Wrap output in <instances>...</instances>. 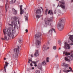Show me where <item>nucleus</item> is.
Wrapping results in <instances>:
<instances>
[{
	"instance_id": "obj_1",
	"label": "nucleus",
	"mask_w": 73,
	"mask_h": 73,
	"mask_svg": "<svg viewBox=\"0 0 73 73\" xmlns=\"http://www.w3.org/2000/svg\"><path fill=\"white\" fill-rule=\"evenodd\" d=\"M3 32L4 35H6L7 32L8 36L11 38V39H12L13 38L14 34L16 33V31L13 29V28H9L8 29H4Z\"/></svg>"
},
{
	"instance_id": "obj_2",
	"label": "nucleus",
	"mask_w": 73,
	"mask_h": 73,
	"mask_svg": "<svg viewBox=\"0 0 73 73\" xmlns=\"http://www.w3.org/2000/svg\"><path fill=\"white\" fill-rule=\"evenodd\" d=\"M69 39L72 41V43L70 44H68L66 42L64 43V48L65 50H69L71 48V45H73V36L70 35Z\"/></svg>"
},
{
	"instance_id": "obj_3",
	"label": "nucleus",
	"mask_w": 73,
	"mask_h": 73,
	"mask_svg": "<svg viewBox=\"0 0 73 73\" xmlns=\"http://www.w3.org/2000/svg\"><path fill=\"white\" fill-rule=\"evenodd\" d=\"M19 52V49L18 48L15 49L14 50V53L13 54V56L14 58H17Z\"/></svg>"
},
{
	"instance_id": "obj_4",
	"label": "nucleus",
	"mask_w": 73,
	"mask_h": 73,
	"mask_svg": "<svg viewBox=\"0 0 73 73\" xmlns=\"http://www.w3.org/2000/svg\"><path fill=\"white\" fill-rule=\"evenodd\" d=\"M57 28L60 31H62L64 29V25L61 23H58V24Z\"/></svg>"
},
{
	"instance_id": "obj_5",
	"label": "nucleus",
	"mask_w": 73,
	"mask_h": 73,
	"mask_svg": "<svg viewBox=\"0 0 73 73\" xmlns=\"http://www.w3.org/2000/svg\"><path fill=\"white\" fill-rule=\"evenodd\" d=\"M73 54H72L70 56H66L64 58V60L66 61L70 62V60H73Z\"/></svg>"
},
{
	"instance_id": "obj_6",
	"label": "nucleus",
	"mask_w": 73,
	"mask_h": 73,
	"mask_svg": "<svg viewBox=\"0 0 73 73\" xmlns=\"http://www.w3.org/2000/svg\"><path fill=\"white\" fill-rule=\"evenodd\" d=\"M60 4H61L60 5V6H59V4H58V5L57 7H61L62 9H64L65 8L64 5L65 2H64V1L62 0L61 1H60Z\"/></svg>"
},
{
	"instance_id": "obj_7",
	"label": "nucleus",
	"mask_w": 73,
	"mask_h": 73,
	"mask_svg": "<svg viewBox=\"0 0 73 73\" xmlns=\"http://www.w3.org/2000/svg\"><path fill=\"white\" fill-rule=\"evenodd\" d=\"M12 24H13L14 25V29L17 28V29H18V26L17 25V21H14L11 22Z\"/></svg>"
},
{
	"instance_id": "obj_8",
	"label": "nucleus",
	"mask_w": 73,
	"mask_h": 73,
	"mask_svg": "<svg viewBox=\"0 0 73 73\" xmlns=\"http://www.w3.org/2000/svg\"><path fill=\"white\" fill-rule=\"evenodd\" d=\"M45 24L43 25L44 27H47L48 25H51L50 23H48L47 21L45 20Z\"/></svg>"
},
{
	"instance_id": "obj_9",
	"label": "nucleus",
	"mask_w": 73,
	"mask_h": 73,
	"mask_svg": "<svg viewBox=\"0 0 73 73\" xmlns=\"http://www.w3.org/2000/svg\"><path fill=\"white\" fill-rule=\"evenodd\" d=\"M40 44H41V42H40V41L37 40L36 41V44L38 48L40 47Z\"/></svg>"
},
{
	"instance_id": "obj_10",
	"label": "nucleus",
	"mask_w": 73,
	"mask_h": 73,
	"mask_svg": "<svg viewBox=\"0 0 73 73\" xmlns=\"http://www.w3.org/2000/svg\"><path fill=\"white\" fill-rule=\"evenodd\" d=\"M29 61H28V63H30V62H31V63H33V64H37V62H35V61H32V59L31 58V59H29Z\"/></svg>"
},
{
	"instance_id": "obj_11",
	"label": "nucleus",
	"mask_w": 73,
	"mask_h": 73,
	"mask_svg": "<svg viewBox=\"0 0 73 73\" xmlns=\"http://www.w3.org/2000/svg\"><path fill=\"white\" fill-rule=\"evenodd\" d=\"M53 31H54V32H56L55 29H53V28H52L50 30L48 31V35H50V36H51V35H52V33H53Z\"/></svg>"
},
{
	"instance_id": "obj_12",
	"label": "nucleus",
	"mask_w": 73,
	"mask_h": 73,
	"mask_svg": "<svg viewBox=\"0 0 73 73\" xmlns=\"http://www.w3.org/2000/svg\"><path fill=\"white\" fill-rule=\"evenodd\" d=\"M20 8V15H22L24 13V10H23V5H21Z\"/></svg>"
},
{
	"instance_id": "obj_13",
	"label": "nucleus",
	"mask_w": 73,
	"mask_h": 73,
	"mask_svg": "<svg viewBox=\"0 0 73 73\" xmlns=\"http://www.w3.org/2000/svg\"><path fill=\"white\" fill-rule=\"evenodd\" d=\"M62 66H64L65 68H66L67 67H68L69 65L68 64H66V63H62Z\"/></svg>"
},
{
	"instance_id": "obj_14",
	"label": "nucleus",
	"mask_w": 73,
	"mask_h": 73,
	"mask_svg": "<svg viewBox=\"0 0 73 73\" xmlns=\"http://www.w3.org/2000/svg\"><path fill=\"white\" fill-rule=\"evenodd\" d=\"M5 65L4 66V71L5 72H6V69H5L6 68H7V66H8V64H9V63L7 62H5Z\"/></svg>"
},
{
	"instance_id": "obj_15",
	"label": "nucleus",
	"mask_w": 73,
	"mask_h": 73,
	"mask_svg": "<svg viewBox=\"0 0 73 73\" xmlns=\"http://www.w3.org/2000/svg\"><path fill=\"white\" fill-rule=\"evenodd\" d=\"M38 68L40 69V70H41L42 69V65L40 63L38 64L37 66Z\"/></svg>"
},
{
	"instance_id": "obj_16",
	"label": "nucleus",
	"mask_w": 73,
	"mask_h": 73,
	"mask_svg": "<svg viewBox=\"0 0 73 73\" xmlns=\"http://www.w3.org/2000/svg\"><path fill=\"white\" fill-rule=\"evenodd\" d=\"M63 72H65L66 73H68L69 72H73V71L72 70H67L66 69H64L63 70Z\"/></svg>"
},
{
	"instance_id": "obj_17",
	"label": "nucleus",
	"mask_w": 73,
	"mask_h": 73,
	"mask_svg": "<svg viewBox=\"0 0 73 73\" xmlns=\"http://www.w3.org/2000/svg\"><path fill=\"white\" fill-rule=\"evenodd\" d=\"M34 56H35V57H37V56H39V54H38V50H36L35 53L34 54Z\"/></svg>"
},
{
	"instance_id": "obj_18",
	"label": "nucleus",
	"mask_w": 73,
	"mask_h": 73,
	"mask_svg": "<svg viewBox=\"0 0 73 73\" xmlns=\"http://www.w3.org/2000/svg\"><path fill=\"white\" fill-rule=\"evenodd\" d=\"M36 13L37 15H40L41 13V10L40 9H38L36 10Z\"/></svg>"
},
{
	"instance_id": "obj_19",
	"label": "nucleus",
	"mask_w": 73,
	"mask_h": 73,
	"mask_svg": "<svg viewBox=\"0 0 73 73\" xmlns=\"http://www.w3.org/2000/svg\"><path fill=\"white\" fill-rule=\"evenodd\" d=\"M63 54H65L66 56H69L70 55V53L68 52L65 51L63 52Z\"/></svg>"
},
{
	"instance_id": "obj_20",
	"label": "nucleus",
	"mask_w": 73,
	"mask_h": 73,
	"mask_svg": "<svg viewBox=\"0 0 73 73\" xmlns=\"http://www.w3.org/2000/svg\"><path fill=\"white\" fill-rule=\"evenodd\" d=\"M5 35L4 39L3 38H1V39H2V40H9V38L7 37V36H5V35Z\"/></svg>"
},
{
	"instance_id": "obj_21",
	"label": "nucleus",
	"mask_w": 73,
	"mask_h": 73,
	"mask_svg": "<svg viewBox=\"0 0 73 73\" xmlns=\"http://www.w3.org/2000/svg\"><path fill=\"white\" fill-rule=\"evenodd\" d=\"M13 13L14 14V15H16L17 12V10H16L14 9H13Z\"/></svg>"
},
{
	"instance_id": "obj_22",
	"label": "nucleus",
	"mask_w": 73,
	"mask_h": 73,
	"mask_svg": "<svg viewBox=\"0 0 73 73\" xmlns=\"http://www.w3.org/2000/svg\"><path fill=\"white\" fill-rule=\"evenodd\" d=\"M65 20H66V19H65V18H62L60 19V21L61 22H64V23L65 22Z\"/></svg>"
},
{
	"instance_id": "obj_23",
	"label": "nucleus",
	"mask_w": 73,
	"mask_h": 73,
	"mask_svg": "<svg viewBox=\"0 0 73 73\" xmlns=\"http://www.w3.org/2000/svg\"><path fill=\"white\" fill-rule=\"evenodd\" d=\"M22 38H19L18 39V42L20 44H21V43L23 41H22Z\"/></svg>"
},
{
	"instance_id": "obj_24",
	"label": "nucleus",
	"mask_w": 73,
	"mask_h": 73,
	"mask_svg": "<svg viewBox=\"0 0 73 73\" xmlns=\"http://www.w3.org/2000/svg\"><path fill=\"white\" fill-rule=\"evenodd\" d=\"M41 36L40 35H39L38 34H36L35 36V37L36 38H37L38 37H40Z\"/></svg>"
},
{
	"instance_id": "obj_25",
	"label": "nucleus",
	"mask_w": 73,
	"mask_h": 73,
	"mask_svg": "<svg viewBox=\"0 0 73 73\" xmlns=\"http://www.w3.org/2000/svg\"><path fill=\"white\" fill-rule=\"evenodd\" d=\"M8 8V4L6 3L5 5V9L6 12H7V8Z\"/></svg>"
},
{
	"instance_id": "obj_26",
	"label": "nucleus",
	"mask_w": 73,
	"mask_h": 73,
	"mask_svg": "<svg viewBox=\"0 0 73 73\" xmlns=\"http://www.w3.org/2000/svg\"><path fill=\"white\" fill-rule=\"evenodd\" d=\"M50 13V15H53V12L52 10H49L48 11V14H49Z\"/></svg>"
},
{
	"instance_id": "obj_27",
	"label": "nucleus",
	"mask_w": 73,
	"mask_h": 73,
	"mask_svg": "<svg viewBox=\"0 0 73 73\" xmlns=\"http://www.w3.org/2000/svg\"><path fill=\"white\" fill-rule=\"evenodd\" d=\"M52 20H53V17H51L50 19L48 18L47 19V21H52Z\"/></svg>"
},
{
	"instance_id": "obj_28",
	"label": "nucleus",
	"mask_w": 73,
	"mask_h": 73,
	"mask_svg": "<svg viewBox=\"0 0 73 73\" xmlns=\"http://www.w3.org/2000/svg\"><path fill=\"white\" fill-rule=\"evenodd\" d=\"M15 1H16V0H12L10 2V4H13L15 3Z\"/></svg>"
},
{
	"instance_id": "obj_29",
	"label": "nucleus",
	"mask_w": 73,
	"mask_h": 73,
	"mask_svg": "<svg viewBox=\"0 0 73 73\" xmlns=\"http://www.w3.org/2000/svg\"><path fill=\"white\" fill-rule=\"evenodd\" d=\"M46 64V62H45V61H44L42 62V65H45Z\"/></svg>"
},
{
	"instance_id": "obj_30",
	"label": "nucleus",
	"mask_w": 73,
	"mask_h": 73,
	"mask_svg": "<svg viewBox=\"0 0 73 73\" xmlns=\"http://www.w3.org/2000/svg\"><path fill=\"white\" fill-rule=\"evenodd\" d=\"M46 61L47 62H49V58L47 57L46 59Z\"/></svg>"
},
{
	"instance_id": "obj_31",
	"label": "nucleus",
	"mask_w": 73,
	"mask_h": 73,
	"mask_svg": "<svg viewBox=\"0 0 73 73\" xmlns=\"http://www.w3.org/2000/svg\"><path fill=\"white\" fill-rule=\"evenodd\" d=\"M35 73H42V72H40V71L39 70H36L35 71Z\"/></svg>"
},
{
	"instance_id": "obj_32",
	"label": "nucleus",
	"mask_w": 73,
	"mask_h": 73,
	"mask_svg": "<svg viewBox=\"0 0 73 73\" xmlns=\"http://www.w3.org/2000/svg\"><path fill=\"white\" fill-rule=\"evenodd\" d=\"M36 18L37 19H39L40 17H41V16H39L38 15H36Z\"/></svg>"
},
{
	"instance_id": "obj_33",
	"label": "nucleus",
	"mask_w": 73,
	"mask_h": 73,
	"mask_svg": "<svg viewBox=\"0 0 73 73\" xmlns=\"http://www.w3.org/2000/svg\"><path fill=\"white\" fill-rule=\"evenodd\" d=\"M45 49H46V48H45V46H43V48H42V50H45Z\"/></svg>"
},
{
	"instance_id": "obj_34",
	"label": "nucleus",
	"mask_w": 73,
	"mask_h": 73,
	"mask_svg": "<svg viewBox=\"0 0 73 73\" xmlns=\"http://www.w3.org/2000/svg\"><path fill=\"white\" fill-rule=\"evenodd\" d=\"M53 49L54 50H56V46H54L53 47Z\"/></svg>"
},
{
	"instance_id": "obj_35",
	"label": "nucleus",
	"mask_w": 73,
	"mask_h": 73,
	"mask_svg": "<svg viewBox=\"0 0 73 73\" xmlns=\"http://www.w3.org/2000/svg\"><path fill=\"white\" fill-rule=\"evenodd\" d=\"M25 17H26V18H25L26 21H27V20H28V17H26V16H25Z\"/></svg>"
},
{
	"instance_id": "obj_36",
	"label": "nucleus",
	"mask_w": 73,
	"mask_h": 73,
	"mask_svg": "<svg viewBox=\"0 0 73 73\" xmlns=\"http://www.w3.org/2000/svg\"><path fill=\"white\" fill-rule=\"evenodd\" d=\"M30 66H33V64H32V63H31L30 64Z\"/></svg>"
},
{
	"instance_id": "obj_37",
	"label": "nucleus",
	"mask_w": 73,
	"mask_h": 73,
	"mask_svg": "<svg viewBox=\"0 0 73 73\" xmlns=\"http://www.w3.org/2000/svg\"><path fill=\"white\" fill-rule=\"evenodd\" d=\"M69 69H70V70H72V68L71 67H70L69 68Z\"/></svg>"
},
{
	"instance_id": "obj_38",
	"label": "nucleus",
	"mask_w": 73,
	"mask_h": 73,
	"mask_svg": "<svg viewBox=\"0 0 73 73\" xmlns=\"http://www.w3.org/2000/svg\"><path fill=\"white\" fill-rule=\"evenodd\" d=\"M25 31H26V33H27V32H28V30L26 29Z\"/></svg>"
},
{
	"instance_id": "obj_39",
	"label": "nucleus",
	"mask_w": 73,
	"mask_h": 73,
	"mask_svg": "<svg viewBox=\"0 0 73 73\" xmlns=\"http://www.w3.org/2000/svg\"><path fill=\"white\" fill-rule=\"evenodd\" d=\"M9 25H10V26H11V27H13V25L9 24H8Z\"/></svg>"
},
{
	"instance_id": "obj_40",
	"label": "nucleus",
	"mask_w": 73,
	"mask_h": 73,
	"mask_svg": "<svg viewBox=\"0 0 73 73\" xmlns=\"http://www.w3.org/2000/svg\"><path fill=\"white\" fill-rule=\"evenodd\" d=\"M45 15H47L48 14V12L47 11H45Z\"/></svg>"
},
{
	"instance_id": "obj_41",
	"label": "nucleus",
	"mask_w": 73,
	"mask_h": 73,
	"mask_svg": "<svg viewBox=\"0 0 73 73\" xmlns=\"http://www.w3.org/2000/svg\"><path fill=\"white\" fill-rule=\"evenodd\" d=\"M35 66V67H36L37 66V65L36 64H35L34 65Z\"/></svg>"
},
{
	"instance_id": "obj_42",
	"label": "nucleus",
	"mask_w": 73,
	"mask_h": 73,
	"mask_svg": "<svg viewBox=\"0 0 73 73\" xmlns=\"http://www.w3.org/2000/svg\"><path fill=\"white\" fill-rule=\"evenodd\" d=\"M48 9H46L45 11L48 12Z\"/></svg>"
},
{
	"instance_id": "obj_43",
	"label": "nucleus",
	"mask_w": 73,
	"mask_h": 73,
	"mask_svg": "<svg viewBox=\"0 0 73 73\" xmlns=\"http://www.w3.org/2000/svg\"><path fill=\"white\" fill-rule=\"evenodd\" d=\"M57 57H58V55H56V56H55V58H57Z\"/></svg>"
},
{
	"instance_id": "obj_44",
	"label": "nucleus",
	"mask_w": 73,
	"mask_h": 73,
	"mask_svg": "<svg viewBox=\"0 0 73 73\" xmlns=\"http://www.w3.org/2000/svg\"><path fill=\"white\" fill-rule=\"evenodd\" d=\"M15 19H18V18H17V17H15Z\"/></svg>"
},
{
	"instance_id": "obj_45",
	"label": "nucleus",
	"mask_w": 73,
	"mask_h": 73,
	"mask_svg": "<svg viewBox=\"0 0 73 73\" xmlns=\"http://www.w3.org/2000/svg\"><path fill=\"white\" fill-rule=\"evenodd\" d=\"M33 54H32L31 55V57H33Z\"/></svg>"
},
{
	"instance_id": "obj_46",
	"label": "nucleus",
	"mask_w": 73,
	"mask_h": 73,
	"mask_svg": "<svg viewBox=\"0 0 73 73\" xmlns=\"http://www.w3.org/2000/svg\"><path fill=\"white\" fill-rule=\"evenodd\" d=\"M35 69V68L33 67L32 68V69L33 70V69Z\"/></svg>"
},
{
	"instance_id": "obj_47",
	"label": "nucleus",
	"mask_w": 73,
	"mask_h": 73,
	"mask_svg": "<svg viewBox=\"0 0 73 73\" xmlns=\"http://www.w3.org/2000/svg\"><path fill=\"white\" fill-rule=\"evenodd\" d=\"M18 23L19 24V23H20V21H18Z\"/></svg>"
},
{
	"instance_id": "obj_48",
	"label": "nucleus",
	"mask_w": 73,
	"mask_h": 73,
	"mask_svg": "<svg viewBox=\"0 0 73 73\" xmlns=\"http://www.w3.org/2000/svg\"><path fill=\"white\" fill-rule=\"evenodd\" d=\"M47 49H49V47H47Z\"/></svg>"
},
{
	"instance_id": "obj_49",
	"label": "nucleus",
	"mask_w": 73,
	"mask_h": 73,
	"mask_svg": "<svg viewBox=\"0 0 73 73\" xmlns=\"http://www.w3.org/2000/svg\"><path fill=\"white\" fill-rule=\"evenodd\" d=\"M4 60H6V58H4Z\"/></svg>"
},
{
	"instance_id": "obj_50",
	"label": "nucleus",
	"mask_w": 73,
	"mask_h": 73,
	"mask_svg": "<svg viewBox=\"0 0 73 73\" xmlns=\"http://www.w3.org/2000/svg\"><path fill=\"white\" fill-rule=\"evenodd\" d=\"M72 2H73V0H71Z\"/></svg>"
},
{
	"instance_id": "obj_51",
	"label": "nucleus",
	"mask_w": 73,
	"mask_h": 73,
	"mask_svg": "<svg viewBox=\"0 0 73 73\" xmlns=\"http://www.w3.org/2000/svg\"><path fill=\"white\" fill-rule=\"evenodd\" d=\"M61 49V48H59V50H60V49Z\"/></svg>"
},
{
	"instance_id": "obj_52",
	"label": "nucleus",
	"mask_w": 73,
	"mask_h": 73,
	"mask_svg": "<svg viewBox=\"0 0 73 73\" xmlns=\"http://www.w3.org/2000/svg\"><path fill=\"white\" fill-rule=\"evenodd\" d=\"M30 47H31V45H30Z\"/></svg>"
},
{
	"instance_id": "obj_53",
	"label": "nucleus",
	"mask_w": 73,
	"mask_h": 73,
	"mask_svg": "<svg viewBox=\"0 0 73 73\" xmlns=\"http://www.w3.org/2000/svg\"><path fill=\"white\" fill-rule=\"evenodd\" d=\"M60 73H61V70L60 71Z\"/></svg>"
},
{
	"instance_id": "obj_54",
	"label": "nucleus",
	"mask_w": 73,
	"mask_h": 73,
	"mask_svg": "<svg viewBox=\"0 0 73 73\" xmlns=\"http://www.w3.org/2000/svg\"><path fill=\"white\" fill-rule=\"evenodd\" d=\"M56 1H58V0H56Z\"/></svg>"
}]
</instances>
